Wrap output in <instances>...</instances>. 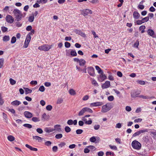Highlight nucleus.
I'll use <instances>...</instances> for the list:
<instances>
[{"label":"nucleus","instance_id":"40","mask_svg":"<svg viewBox=\"0 0 156 156\" xmlns=\"http://www.w3.org/2000/svg\"><path fill=\"white\" fill-rule=\"evenodd\" d=\"M23 126L28 129H30L32 127V125L29 124H25L23 125Z\"/></svg>","mask_w":156,"mask_h":156},{"label":"nucleus","instance_id":"20","mask_svg":"<svg viewBox=\"0 0 156 156\" xmlns=\"http://www.w3.org/2000/svg\"><path fill=\"white\" fill-rule=\"evenodd\" d=\"M140 15L139 13L136 11H134L133 13V17L135 19H138L140 17Z\"/></svg>","mask_w":156,"mask_h":156},{"label":"nucleus","instance_id":"51","mask_svg":"<svg viewBox=\"0 0 156 156\" xmlns=\"http://www.w3.org/2000/svg\"><path fill=\"white\" fill-rule=\"evenodd\" d=\"M39 90L41 92H44L45 90L44 87L43 86H41L39 88Z\"/></svg>","mask_w":156,"mask_h":156},{"label":"nucleus","instance_id":"16","mask_svg":"<svg viewBox=\"0 0 156 156\" xmlns=\"http://www.w3.org/2000/svg\"><path fill=\"white\" fill-rule=\"evenodd\" d=\"M33 138L35 140H37L38 142H41L43 139V138L37 136H33Z\"/></svg>","mask_w":156,"mask_h":156},{"label":"nucleus","instance_id":"60","mask_svg":"<svg viewBox=\"0 0 156 156\" xmlns=\"http://www.w3.org/2000/svg\"><path fill=\"white\" fill-rule=\"evenodd\" d=\"M63 100L61 98H58L57 100V103L58 104H60L62 103Z\"/></svg>","mask_w":156,"mask_h":156},{"label":"nucleus","instance_id":"41","mask_svg":"<svg viewBox=\"0 0 156 156\" xmlns=\"http://www.w3.org/2000/svg\"><path fill=\"white\" fill-rule=\"evenodd\" d=\"M141 20L142 21H143V23L145 22H147L149 20V17L147 16L142 19Z\"/></svg>","mask_w":156,"mask_h":156},{"label":"nucleus","instance_id":"19","mask_svg":"<svg viewBox=\"0 0 156 156\" xmlns=\"http://www.w3.org/2000/svg\"><path fill=\"white\" fill-rule=\"evenodd\" d=\"M21 104V102L17 100L13 101H12L11 103V105L14 106H18L20 105Z\"/></svg>","mask_w":156,"mask_h":156},{"label":"nucleus","instance_id":"26","mask_svg":"<svg viewBox=\"0 0 156 156\" xmlns=\"http://www.w3.org/2000/svg\"><path fill=\"white\" fill-rule=\"evenodd\" d=\"M79 65L80 66H83L86 63V61L83 59H80L79 61Z\"/></svg>","mask_w":156,"mask_h":156},{"label":"nucleus","instance_id":"54","mask_svg":"<svg viewBox=\"0 0 156 156\" xmlns=\"http://www.w3.org/2000/svg\"><path fill=\"white\" fill-rule=\"evenodd\" d=\"M4 59L3 58L0 59V68H1L3 66Z\"/></svg>","mask_w":156,"mask_h":156},{"label":"nucleus","instance_id":"46","mask_svg":"<svg viewBox=\"0 0 156 156\" xmlns=\"http://www.w3.org/2000/svg\"><path fill=\"white\" fill-rule=\"evenodd\" d=\"M139 45V41L138 40H137L134 43L133 45V47L138 48Z\"/></svg>","mask_w":156,"mask_h":156},{"label":"nucleus","instance_id":"17","mask_svg":"<svg viewBox=\"0 0 156 156\" xmlns=\"http://www.w3.org/2000/svg\"><path fill=\"white\" fill-rule=\"evenodd\" d=\"M24 115L25 117L28 118H31L33 116L32 114L28 111H25L24 112Z\"/></svg>","mask_w":156,"mask_h":156},{"label":"nucleus","instance_id":"58","mask_svg":"<svg viewBox=\"0 0 156 156\" xmlns=\"http://www.w3.org/2000/svg\"><path fill=\"white\" fill-rule=\"evenodd\" d=\"M142 120V119L140 118L136 119L134 120V122H141Z\"/></svg>","mask_w":156,"mask_h":156},{"label":"nucleus","instance_id":"62","mask_svg":"<svg viewBox=\"0 0 156 156\" xmlns=\"http://www.w3.org/2000/svg\"><path fill=\"white\" fill-rule=\"evenodd\" d=\"M51 144V142L50 141H47L45 142L44 144L47 146H50Z\"/></svg>","mask_w":156,"mask_h":156},{"label":"nucleus","instance_id":"23","mask_svg":"<svg viewBox=\"0 0 156 156\" xmlns=\"http://www.w3.org/2000/svg\"><path fill=\"white\" fill-rule=\"evenodd\" d=\"M70 54L73 57L76 56L77 55V53L76 50L74 49L71 50Z\"/></svg>","mask_w":156,"mask_h":156},{"label":"nucleus","instance_id":"34","mask_svg":"<svg viewBox=\"0 0 156 156\" xmlns=\"http://www.w3.org/2000/svg\"><path fill=\"white\" fill-rule=\"evenodd\" d=\"M16 39L15 37L13 36L12 37L11 41V44H14L16 41Z\"/></svg>","mask_w":156,"mask_h":156},{"label":"nucleus","instance_id":"52","mask_svg":"<svg viewBox=\"0 0 156 156\" xmlns=\"http://www.w3.org/2000/svg\"><path fill=\"white\" fill-rule=\"evenodd\" d=\"M109 146L110 148H111L112 149L115 150H117V147L115 146H112L111 145H109Z\"/></svg>","mask_w":156,"mask_h":156},{"label":"nucleus","instance_id":"56","mask_svg":"<svg viewBox=\"0 0 156 156\" xmlns=\"http://www.w3.org/2000/svg\"><path fill=\"white\" fill-rule=\"evenodd\" d=\"M138 8L139 9L142 10L144 9V6L143 5L139 4L138 6Z\"/></svg>","mask_w":156,"mask_h":156},{"label":"nucleus","instance_id":"32","mask_svg":"<svg viewBox=\"0 0 156 156\" xmlns=\"http://www.w3.org/2000/svg\"><path fill=\"white\" fill-rule=\"evenodd\" d=\"M32 120L35 122H39L40 121L39 118L36 117H33L32 119Z\"/></svg>","mask_w":156,"mask_h":156},{"label":"nucleus","instance_id":"49","mask_svg":"<svg viewBox=\"0 0 156 156\" xmlns=\"http://www.w3.org/2000/svg\"><path fill=\"white\" fill-rule=\"evenodd\" d=\"M37 132L39 134H41L43 132V130L42 129L40 128H37L36 129Z\"/></svg>","mask_w":156,"mask_h":156},{"label":"nucleus","instance_id":"45","mask_svg":"<svg viewBox=\"0 0 156 156\" xmlns=\"http://www.w3.org/2000/svg\"><path fill=\"white\" fill-rule=\"evenodd\" d=\"M9 81L10 82V84L12 85L15 84L16 83V81L14 80L12 78H10L9 79Z\"/></svg>","mask_w":156,"mask_h":156},{"label":"nucleus","instance_id":"27","mask_svg":"<svg viewBox=\"0 0 156 156\" xmlns=\"http://www.w3.org/2000/svg\"><path fill=\"white\" fill-rule=\"evenodd\" d=\"M10 39L9 36V35H5L3 37V41H7Z\"/></svg>","mask_w":156,"mask_h":156},{"label":"nucleus","instance_id":"14","mask_svg":"<svg viewBox=\"0 0 156 156\" xmlns=\"http://www.w3.org/2000/svg\"><path fill=\"white\" fill-rule=\"evenodd\" d=\"M110 86V83L109 81H107L105 83L101 85V87L103 89L109 87Z\"/></svg>","mask_w":156,"mask_h":156},{"label":"nucleus","instance_id":"63","mask_svg":"<svg viewBox=\"0 0 156 156\" xmlns=\"http://www.w3.org/2000/svg\"><path fill=\"white\" fill-rule=\"evenodd\" d=\"M155 9L153 6H151L149 8V11L151 12H154L155 11Z\"/></svg>","mask_w":156,"mask_h":156},{"label":"nucleus","instance_id":"13","mask_svg":"<svg viewBox=\"0 0 156 156\" xmlns=\"http://www.w3.org/2000/svg\"><path fill=\"white\" fill-rule=\"evenodd\" d=\"M140 93L138 92L135 90H134L132 91L131 93V97L133 98H135L138 97V95L140 94Z\"/></svg>","mask_w":156,"mask_h":156},{"label":"nucleus","instance_id":"35","mask_svg":"<svg viewBox=\"0 0 156 156\" xmlns=\"http://www.w3.org/2000/svg\"><path fill=\"white\" fill-rule=\"evenodd\" d=\"M92 84L94 86L97 87L98 86V84L97 82L95 79H94L92 80Z\"/></svg>","mask_w":156,"mask_h":156},{"label":"nucleus","instance_id":"48","mask_svg":"<svg viewBox=\"0 0 156 156\" xmlns=\"http://www.w3.org/2000/svg\"><path fill=\"white\" fill-rule=\"evenodd\" d=\"M71 46L70 44L68 42H66L65 43V46L66 48H69Z\"/></svg>","mask_w":156,"mask_h":156},{"label":"nucleus","instance_id":"30","mask_svg":"<svg viewBox=\"0 0 156 156\" xmlns=\"http://www.w3.org/2000/svg\"><path fill=\"white\" fill-rule=\"evenodd\" d=\"M69 92L70 94L71 95H74L76 94L75 91L72 89H70Z\"/></svg>","mask_w":156,"mask_h":156},{"label":"nucleus","instance_id":"1","mask_svg":"<svg viewBox=\"0 0 156 156\" xmlns=\"http://www.w3.org/2000/svg\"><path fill=\"white\" fill-rule=\"evenodd\" d=\"M14 16H15V20L17 21H20L22 18L24 17L23 15L19 9H16L13 11Z\"/></svg>","mask_w":156,"mask_h":156},{"label":"nucleus","instance_id":"47","mask_svg":"<svg viewBox=\"0 0 156 156\" xmlns=\"http://www.w3.org/2000/svg\"><path fill=\"white\" fill-rule=\"evenodd\" d=\"M83 132V130L81 129H78L76 130V133L77 134H80Z\"/></svg>","mask_w":156,"mask_h":156},{"label":"nucleus","instance_id":"43","mask_svg":"<svg viewBox=\"0 0 156 156\" xmlns=\"http://www.w3.org/2000/svg\"><path fill=\"white\" fill-rule=\"evenodd\" d=\"M34 20V17L33 16L31 15L29 17L28 21L30 22H33Z\"/></svg>","mask_w":156,"mask_h":156},{"label":"nucleus","instance_id":"55","mask_svg":"<svg viewBox=\"0 0 156 156\" xmlns=\"http://www.w3.org/2000/svg\"><path fill=\"white\" fill-rule=\"evenodd\" d=\"M114 98L113 96L111 95L108 97V100L109 101H112L114 100Z\"/></svg>","mask_w":156,"mask_h":156},{"label":"nucleus","instance_id":"33","mask_svg":"<svg viewBox=\"0 0 156 156\" xmlns=\"http://www.w3.org/2000/svg\"><path fill=\"white\" fill-rule=\"evenodd\" d=\"M42 120H45L48 119V116L45 113H44L42 116Z\"/></svg>","mask_w":156,"mask_h":156},{"label":"nucleus","instance_id":"53","mask_svg":"<svg viewBox=\"0 0 156 156\" xmlns=\"http://www.w3.org/2000/svg\"><path fill=\"white\" fill-rule=\"evenodd\" d=\"M52 108V107L50 105H47L46 107V109L48 111H51Z\"/></svg>","mask_w":156,"mask_h":156},{"label":"nucleus","instance_id":"42","mask_svg":"<svg viewBox=\"0 0 156 156\" xmlns=\"http://www.w3.org/2000/svg\"><path fill=\"white\" fill-rule=\"evenodd\" d=\"M84 108L86 112H87L91 113H92L93 112L92 110L90 108L87 107H85Z\"/></svg>","mask_w":156,"mask_h":156},{"label":"nucleus","instance_id":"36","mask_svg":"<svg viewBox=\"0 0 156 156\" xmlns=\"http://www.w3.org/2000/svg\"><path fill=\"white\" fill-rule=\"evenodd\" d=\"M65 130L67 133L70 132L71 129V128L68 126H66L65 128Z\"/></svg>","mask_w":156,"mask_h":156},{"label":"nucleus","instance_id":"39","mask_svg":"<svg viewBox=\"0 0 156 156\" xmlns=\"http://www.w3.org/2000/svg\"><path fill=\"white\" fill-rule=\"evenodd\" d=\"M62 137V134H56L55 138L57 139H60Z\"/></svg>","mask_w":156,"mask_h":156},{"label":"nucleus","instance_id":"31","mask_svg":"<svg viewBox=\"0 0 156 156\" xmlns=\"http://www.w3.org/2000/svg\"><path fill=\"white\" fill-rule=\"evenodd\" d=\"M87 147L90 149V150H91L92 151H94L96 149V148L94 146L92 145L88 146Z\"/></svg>","mask_w":156,"mask_h":156},{"label":"nucleus","instance_id":"11","mask_svg":"<svg viewBox=\"0 0 156 156\" xmlns=\"http://www.w3.org/2000/svg\"><path fill=\"white\" fill-rule=\"evenodd\" d=\"M103 104V103L101 102H97L91 103L90 106V107H97L101 106Z\"/></svg>","mask_w":156,"mask_h":156},{"label":"nucleus","instance_id":"37","mask_svg":"<svg viewBox=\"0 0 156 156\" xmlns=\"http://www.w3.org/2000/svg\"><path fill=\"white\" fill-rule=\"evenodd\" d=\"M136 82L138 83L141 85H144L145 84V83L144 81L138 80Z\"/></svg>","mask_w":156,"mask_h":156},{"label":"nucleus","instance_id":"2","mask_svg":"<svg viewBox=\"0 0 156 156\" xmlns=\"http://www.w3.org/2000/svg\"><path fill=\"white\" fill-rule=\"evenodd\" d=\"M113 107L112 104L107 103L102 107L101 111L105 113L108 112Z\"/></svg>","mask_w":156,"mask_h":156},{"label":"nucleus","instance_id":"57","mask_svg":"<svg viewBox=\"0 0 156 156\" xmlns=\"http://www.w3.org/2000/svg\"><path fill=\"white\" fill-rule=\"evenodd\" d=\"M73 120L72 119H69L67 122V123L69 125H73Z\"/></svg>","mask_w":156,"mask_h":156},{"label":"nucleus","instance_id":"3","mask_svg":"<svg viewBox=\"0 0 156 156\" xmlns=\"http://www.w3.org/2000/svg\"><path fill=\"white\" fill-rule=\"evenodd\" d=\"M131 145L133 149L138 150L140 149L141 147V144L135 140L132 142Z\"/></svg>","mask_w":156,"mask_h":156},{"label":"nucleus","instance_id":"10","mask_svg":"<svg viewBox=\"0 0 156 156\" xmlns=\"http://www.w3.org/2000/svg\"><path fill=\"white\" fill-rule=\"evenodd\" d=\"M147 32L149 35L153 38H155L156 37V35L152 30L149 29L147 30Z\"/></svg>","mask_w":156,"mask_h":156},{"label":"nucleus","instance_id":"4","mask_svg":"<svg viewBox=\"0 0 156 156\" xmlns=\"http://www.w3.org/2000/svg\"><path fill=\"white\" fill-rule=\"evenodd\" d=\"M51 48V46L48 44H44L39 47L38 48L40 50L47 51H48Z\"/></svg>","mask_w":156,"mask_h":156},{"label":"nucleus","instance_id":"6","mask_svg":"<svg viewBox=\"0 0 156 156\" xmlns=\"http://www.w3.org/2000/svg\"><path fill=\"white\" fill-rule=\"evenodd\" d=\"M90 141L95 144L98 143L100 141V138L98 137L93 136L90 139Z\"/></svg>","mask_w":156,"mask_h":156},{"label":"nucleus","instance_id":"38","mask_svg":"<svg viewBox=\"0 0 156 156\" xmlns=\"http://www.w3.org/2000/svg\"><path fill=\"white\" fill-rule=\"evenodd\" d=\"M47 2V0H37V2L39 3L45 4Z\"/></svg>","mask_w":156,"mask_h":156},{"label":"nucleus","instance_id":"44","mask_svg":"<svg viewBox=\"0 0 156 156\" xmlns=\"http://www.w3.org/2000/svg\"><path fill=\"white\" fill-rule=\"evenodd\" d=\"M4 103V101L2 98V94L0 93V105H2Z\"/></svg>","mask_w":156,"mask_h":156},{"label":"nucleus","instance_id":"64","mask_svg":"<svg viewBox=\"0 0 156 156\" xmlns=\"http://www.w3.org/2000/svg\"><path fill=\"white\" fill-rule=\"evenodd\" d=\"M104 154V153L102 151H100L98 153V156H103Z\"/></svg>","mask_w":156,"mask_h":156},{"label":"nucleus","instance_id":"21","mask_svg":"<svg viewBox=\"0 0 156 156\" xmlns=\"http://www.w3.org/2000/svg\"><path fill=\"white\" fill-rule=\"evenodd\" d=\"M44 130L45 132L48 133H49L54 131V130L53 128L48 127L44 128Z\"/></svg>","mask_w":156,"mask_h":156},{"label":"nucleus","instance_id":"8","mask_svg":"<svg viewBox=\"0 0 156 156\" xmlns=\"http://www.w3.org/2000/svg\"><path fill=\"white\" fill-rule=\"evenodd\" d=\"M5 19L8 23H12L14 20V18L12 16L9 15H7L6 16Z\"/></svg>","mask_w":156,"mask_h":156},{"label":"nucleus","instance_id":"28","mask_svg":"<svg viewBox=\"0 0 156 156\" xmlns=\"http://www.w3.org/2000/svg\"><path fill=\"white\" fill-rule=\"evenodd\" d=\"M7 139L9 141H12L15 140V138L12 136L9 135L8 136Z\"/></svg>","mask_w":156,"mask_h":156},{"label":"nucleus","instance_id":"50","mask_svg":"<svg viewBox=\"0 0 156 156\" xmlns=\"http://www.w3.org/2000/svg\"><path fill=\"white\" fill-rule=\"evenodd\" d=\"M1 30L3 32H5L7 30L8 28L6 27L3 26L1 27Z\"/></svg>","mask_w":156,"mask_h":156},{"label":"nucleus","instance_id":"12","mask_svg":"<svg viewBox=\"0 0 156 156\" xmlns=\"http://www.w3.org/2000/svg\"><path fill=\"white\" fill-rule=\"evenodd\" d=\"M82 121L84 122L87 125H90L92 123V121L91 118H89V120L87 121L86 118L83 117L82 118Z\"/></svg>","mask_w":156,"mask_h":156},{"label":"nucleus","instance_id":"61","mask_svg":"<svg viewBox=\"0 0 156 156\" xmlns=\"http://www.w3.org/2000/svg\"><path fill=\"white\" fill-rule=\"evenodd\" d=\"M100 127V125H96L94 126V129L97 130Z\"/></svg>","mask_w":156,"mask_h":156},{"label":"nucleus","instance_id":"29","mask_svg":"<svg viewBox=\"0 0 156 156\" xmlns=\"http://www.w3.org/2000/svg\"><path fill=\"white\" fill-rule=\"evenodd\" d=\"M25 89V93L26 94H28L31 93L32 90H31L30 89L27 88H24Z\"/></svg>","mask_w":156,"mask_h":156},{"label":"nucleus","instance_id":"7","mask_svg":"<svg viewBox=\"0 0 156 156\" xmlns=\"http://www.w3.org/2000/svg\"><path fill=\"white\" fill-rule=\"evenodd\" d=\"M148 132V130L147 129H144L140 130L134 133L132 135V137H135L137 136H138L140 135L141 133H143L145 132Z\"/></svg>","mask_w":156,"mask_h":156},{"label":"nucleus","instance_id":"22","mask_svg":"<svg viewBox=\"0 0 156 156\" xmlns=\"http://www.w3.org/2000/svg\"><path fill=\"white\" fill-rule=\"evenodd\" d=\"M75 32L82 37H84L85 36V34L83 33L81 30H76L75 31Z\"/></svg>","mask_w":156,"mask_h":156},{"label":"nucleus","instance_id":"9","mask_svg":"<svg viewBox=\"0 0 156 156\" xmlns=\"http://www.w3.org/2000/svg\"><path fill=\"white\" fill-rule=\"evenodd\" d=\"M82 14L84 16H87L89 14H92V11L91 10L88 9H83L82 11Z\"/></svg>","mask_w":156,"mask_h":156},{"label":"nucleus","instance_id":"15","mask_svg":"<svg viewBox=\"0 0 156 156\" xmlns=\"http://www.w3.org/2000/svg\"><path fill=\"white\" fill-rule=\"evenodd\" d=\"M101 74L98 77V80L100 82H102L107 78L106 76L103 73H100Z\"/></svg>","mask_w":156,"mask_h":156},{"label":"nucleus","instance_id":"25","mask_svg":"<svg viewBox=\"0 0 156 156\" xmlns=\"http://www.w3.org/2000/svg\"><path fill=\"white\" fill-rule=\"evenodd\" d=\"M86 112L84 108H83L78 113V115L79 116H81L83 115L84 113Z\"/></svg>","mask_w":156,"mask_h":156},{"label":"nucleus","instance_id":"5","mask_svg":"<svg viewBox=\"0 0 156 156\" xmlns=\"http://www.w3.org/2000/svg\"><path fill=\"white\" fill-rule=\"evenodd\" d=\"M87 72L91 76H95L94 68L91 66L88 67L87 68Z\"/></svg>","mask_w":156,"mask_h":156},{"label":"nucleus","instance_id":"18","mask_svg":"<svg viewBox=\"0 0 156 156\" xmlns=\"http://www.w3.org/2000/svg\"><path fill=\"white\" fill-rule=\"evenodd\" d=\"M61 125H56L54 126V128L53 129L54 131H57L60 132L61 131V128H60Z\"/></svg>","mask_w":156,"mask_h":156},{"label":"nucleus","instance_id":"24","mask_svg":"<svg viewBox=\"0 0 156 156\" xmlns=\"http://www.w3.org/2000/svg\"><path fill=\"white\" fill-rule=\"evenodd\" d=\"M95 67L99 73H103V72L99 66H96Z\"/></svg>","mask_w":156,"mask_h":156},{"label":"nucleus","instance_id":"59","mask_svg":"<svg viewBox=\"0 0 156 156\" xmlns=\"http://www.w3.org/2000/svg\"><path fill=\"white\" fill-rule=\"evenodd\" d=\"M106 156H108L109 155H112V156H113L114 155V153L110 151H107L106 153Z\"/></svg>","mask_w":156,"mask_h":156}]
</instances>
